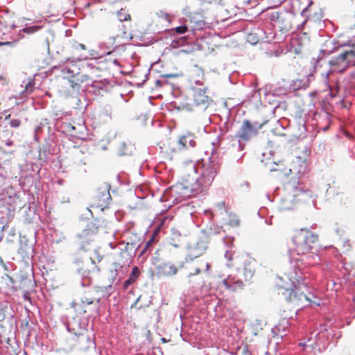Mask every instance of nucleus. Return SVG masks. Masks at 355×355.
<instances>
[{
  "instance_id": "obj_32",
  "label": "nucleus",
  "mask_w": 355,
  "mask_h": 355,
  "mask_svg": "<svg viewBox=\"0 0 355 355\" xmlns=\"http://www.w3.org/2000/svg\"><path fill=\"white\" fill-rule=\"evenodd\" d=\"M63 128L64 131L67 132V133L70 134L73 137H76L80 138L81 136L78 134V132L76 131V128L73 126L70 123H64L63 124Z\"/></svg>"
},
{
  "instance_id": "obj_61",
  "label": "nucleus",
  "mask_w": 355,
  "mask_h": 355,
  "mask_svg": "<svg viewBox=\"0 0 355 355\" xmlns=\"http://www.w3.org/2000/svg\"><path fill=\"white\" fill-rule=\"evenodd\" d=\"M241 259H242L241 258L236 257L235 261L236 262V264H238L241 261Z\"/></svg>"
},
{
  "instance_id": "obj_5",
  "label": "nucleus",
  "mask_w": 355,
  "mask_h": 355,
  "mask_svg": "<svg viewBox=\"0 0 355 355\" xmlns=\"http://www.w3.org/2000/svg\"><path fill=\"white\" fill-rule=\"evenodd\" d=\"M261 128L262 125L257 122L252 123L249 120L243 121L234 136L235 139L232 140L233 141L232 146H236L239 151H243L245 148L246 143L256 136Z\"/></svg>"
},
{
  "instance_id": "obj_41",
  "label": "nucleus",
  "mask_w": 355,
  "mask_h": 355,
  "mask_svg": "<svg viewBox=\"0 0 355 355\" xmlns=\"http://www.w3.org/2000/svg\"><path fill=\"white\" fill-rule=\"evenodd\" d=\"M172 33H176L177 34H184L188 31V27L187 25H182L180 26H178L174 29L171 30Z\"/></svg>"
},
{
  "instance_id": "obj_29",
  "label": "nucleus",
  "mask_w": 355,
  "mask_h": 355,
  "mask_svg": "<svg viewBox=\"0 0 355 355\" xmlns=\"http://www.w3.org/2000/svg\"><path fill=\"white\" fill-rule=\"evenodd\" d=\"M139 270L138 267L137 266L133 267L129 277L123 283V288L125 290L128 289V287L131 284H132L134 282H135L137 279L139 277Z\"/></svg>"
},
{
  "instance_id": "obj_24",
  "label": "nucleus",
  "mask_w": 355,
  "mask_h": 355,
  "mask_svg": "<svg viewBox=\"0 0 355 355\" xmlns=\"http://www.w3.org/2000/svg\"><path fill=\"white\" fill-rule=\"evenodd\" d=\"M254 261L245 257L243 260V275L245 281H249L254 275V268L252 266Z\"/></svg>"
},
{
  "instance_id": "obj_38",
  "label": "nucleus",
  "mask_w": 355,
  "mask_h": 355,
  "mask_svg": "<svg viewBox=\"0 0 355 355\" xmlns=\"http://www.w3.org/2000/svg\"><path fill=\"white\" fill-rule=\"evenodd\" d=\"M261 162L264 164L265 166L268 168L270 171H275L277 168L275 166L277 165L276 162L273 160L272 157H270L266 159V162H264L263 160H261Z\"/></svg>"
},
{
  "instance_id": "obj_44",
  "label": "nucleus",
  "mask_w": 355,
  "mask_h": 355,
  "mask_svg": "<svg viewBox=\"0 0 355 355\" xmlns=\"http://www.w3.org/2000/svg\"><path fill=\"white\" fill-rule=\"evenodd\" d=\"M21 120L19 119H12L9 122V124H10V126L12 127V128H18L21 125Z\"/></svg>"
},
{
  "instance_id": "obj_49",
  "label": "nucleus",
  "mask_w": 355,
  "mask_h": 355,
  "mask_svg": "<svg viewBox=\"0 0 355 355\" xmlns=\"http://www.w3.org/2000/svg\"><path fill=\"white\" fill-rule=\"evenodd\" d=\"M170 220H171V218H169L168 217H164L159 225V227H164L165 225H166L168 224V223Z\"/></svg>"
},
{
  "instance_id": "obj_12",
  "label": "nucleus",
  "mask_w": 355,
  "mask_h": 355,
  "mask_svg": "<svg viewBox=\"0 0 355 355\" xmlns=\"http://www.w3.org/2000/svg\"><path fill=\"white\" fill-rule=\"evenodd\" d=\"M97 233V227L93 224L88 225V227L83 230V232L78 235L79 239L80 249L84 251L87 250L86 246L94 241V236Z\"/></svg>"
},
{
  "instance_id": "obj_20",
  "label": "nucleus",
  "mask_w": 355,
  "mask_h": 355,
  "mask_svg": "<svg viewBox=\"0 0 355 355\" xmlns=\"http://www.w3.org/2000/svg\"><path fill=\"white\" fill-rule=\"evenodd\" d=\"M94 300L93 298H89L85 296L81 297L80 302H73L72 306L79 313H85L87 311V306L94 304Z\"/></svg>"
},
{
  "instance_id": "obj_57",
  "label": "nucleus",
  "mask_w": 355,
  "mask_h": 355,
  "mask_svg": "<svg viewBox=\"0 0 355 355\" xmlns=\"http://www.w3.org/2000/svg\"><path fill=\"white\" fill-rule=\"evenodd\" d=\"M13 144V141L12 140H7V141L6 142V146H10Z\"/></svg>"
},
{
  "instance_id": "obj_48",
  "label": "nucleus",
  "mask_w": 355,
  "mask_h": 355,
  "mask_svg": "<svg viewBox=\"0 0 355 355\" xmlns=\"http://www.w3.org/2000/svg\"><path fill=\"white\" fill-rule=\"evenodd\" d=\"M74 263L76 264L77 267H78V271L79 273L81 272V270H83L82 268V265H83V261L82 260L79 259H76L75 261H74Z\"/></svg>"
},
{
  "instance_id": "obj_53",
  "label": "nucleus",
  "mask_w": 355,
  "mask_h": 355,
  "mask_svg": "<svg viewBox=\"0 0 355 355\" xmlns=\"http://www.w3.org/2000/svg\"><path fill=\"white\" fill-rule=\"evenodd\" d=\"M24 299L25 300H27L28 302H30L31 303V297L29 296V293L28 292H26L24 294Z\"/></svg>"
},
{
  "instance_id": "obj_22",
  "label": "nucleus",
  "mask_w": 355,
  "mask_h": 355,
  "mask_svg": "<svg viewBox=\"0 0 355 355\" xmlns=\"http://www.w3.org/2000/svg\"><path fill=\"white\" fill-rule=\"evenodd\" d=\"M110 51H97L94 49H88L87 54H80L77 57V60H87V59H99L103 58L105 55H109Z\"/></svg>"
},
{
  "instance_id": "obj_36",
  "label": "nucleus",
  "mask_w": 355,
  "mask_h": 355,
  "mask_svg": "<svg viewBox=\"0 0 355 355\" xmlns=\"http://www.w3.org/2000/svg\"><path fill=\"white\" fill-rule=\"evenodd\" d=\"M296 40L298 41V44H306L311 42L310 37L307 33L301 32L297 35Z\"/></svg>"
},
{
  "instance_id": "obj_30",
  "label": "nucleus",
  "mask_w": 355,
  "mask_h": 355,
  "mask_svg": "<svg viewBox=\"0 0 355 355\" xmlns=\"http://www.w3.org/2000/svg\"><path fill=\"white\" fill-rule=\"evenodd\" d=\"M157 18L159 22H166L168 24H171L173 19V16L164 10H159L156 13Z\"/></svg>"
},
{
  "instance_id": "obj_19",
  "label": "nucleus",
  "mask_w": 355,
  "mask_h": 355,
  "mask_svg": "<svg viewBox=\"0 0 355 355\" xmlns=\"http://www.w3.org/2000/svg\"><path fill=\"white\" fill-rule=\"evenodd\" d=\"M315 336L325 337L327 340L336 336L334 327L331 322V320H328L326 323L320 324V331L316 334Z\"/></svg>"
},
{
  "instance_id": "obj_14",
  "label": "nucleus",
  "mask_w": 355,
  "mask_h": 355,
  "mask_svg": "<svg viewBox=\"0 0 355 355\" xmlns=\"http://www.w3.org/2000/svg\"><path fill=\"white\" fill-rule=\"evenodd\" d=\"M183 267V263H181L178 266H175L173 263L164 262L157 266V272L159 276L170 277L177 274L178 270Z\"/></svg>"
},
{
  "instance_id": "obj_59",
  "label": "nucleus",
  "mask_w": 355,
  "mask_h": 355,
  "mask_svg": "<svg viewBox=\"0 0 355 355\" xmlns=\"http://www.w3.org/2000/svg\"><path fill=\"white\" fill-rule=\"evenodd\" d=\"M150 243H151V241H149L147 242V243H146L144 249L143 250L142 252H144L146 250V249L150 245Z\"/></svg>"
},
{
  "instance_id": "obj_31",
  "label": "nucleus",
  "mask_w": 355,
  "mask_h": 355,
  "mask_svg": "<svg viewBox=\"0 0 355 355\" xmlns=\"http://www.w3.org/2000/svg\"><path fill=\"white\" fill-rule=\"evenodd\" d=\"M207 244L204 242L197 243V247L192 249L191 251V256L198 257L201 255L207 249Z\"/></svg>"
},
{
  "instance_id": "obj_55",
  "label": "nucleus",
  "mask_w": 355,
  "mask_h": 355,
  "mask_svg": "<svg viewBox=\"0 0 355 355\" xmlns=\"http://www.w3.org/2000/svg\"><path fill=\"white\" fill-rule=\"evenodd\" d=\"M163 77L164 78H173V77H176L177 75L176 74H164V75H162Z\"/></svg>"
},
{
  "instance_id": "obj_37",
  "label": "nucleus",
  "mask_w": 355,
  "mask_h": 355,
  "mask_svg": "<svg viewBox=\"0 0 355 355\" xmlns=\"http://www.w3.org/2000/svg\"><path fill=\"white\" fill-rule=\"evenodd\" d=\"M288 327V321L283 320L280 323L276 326V329L278 331H282L280 336L282 337L286 334L287 328Z\"/></svg>"
},
{
  "instance_id": "obj_16",
  "label": "nucleus",
  "mask_w": 355,
  "mask_h": 355,
  "mask_svg": "<svg viewBox=\"0 0 355 355\" xmlns=\"http://www.w3.org/2000/svg\"><path fill=\"white\" fill-rule=\"evenodd\" d=\"M221 284L231 292H237L243 288V282L234 275H230L222 280Z\"/></svg>"
},
{
  "instance_id": "obj_13",
  "label": "nucleus",
  "mask_w": 355,
  "mask_h": 355,
  "mask_svg": "<svg viewBox=\"0 0 355 355\" xmlns=\"http://www.w3.org/2000/svg\"><path fill=\"white\" fill-rule=\"evenodd\" d=\"M269 37L266 32L261 28H255L249 33L246 36V42L249 44H257L259 43H270Z\"/></svg>"
},
{
  "instance_id": "obj_7",
  "label": "nucleus",
  "mask_w": 355,
  "mask_h": 355,
  "mask_svg": "<svg viewBox=\"0 0 355 355\" xmlns=\"http://www.w3.org/2000/svg\"><path fill=\"white\" fill-rule=\"evenodd\" d=\"M269 18L274 26H277L280 31H288L292 28L293 15L287 10L272 12Z\"/></svg>"
},
{
  "instance_id": "obj_4",
  "label": "nucleus",
  "mask_w": 355,
  "mask_h": 355,
  "mask_svg": "<svg viewBox=\"0 0 355 355\" xmlns=\"http://www.w3.org/2000/svg\"><path fill=\"white\" fill-rule=\"evenodd\" d=\"M318 236L306 228H302L293 237L295 245L293 250L298 255L306 254L311 250H315Z\"/></svg>"
},
{
  "instance_id": "obj_46",
  "label": "nucleus",
  "mask_w": 355,
  "mask_h": 355,
  "mask_svg": "<svg viewBox=\"0 0 355 355\" xmlns=\"http://www.w3.org/2000/svg\"><path fill=\"white\" fill-rule=\"evenodd\" d=\"M271 8H275L280 6L282 3L286 0H269Z\"/></svg>"
},
{
  "instance_id": "obj_40",
  "label": "nucleus",
  "mask_w": 355,
  "mask_h": 355,
  "mask_svg": "<svg viewBox=\"0 0 355 355\" xmlns=\"http://www.w3.org/2000/svg\"><path fill=\"white\" fill-rule=\"evenodd\" d=\"M88 49L87 46H75L74 50L76 58L80 54H87Z\"/></svg>"
},
{
  "instance_id": "obj_51",
  "label": "nucleus",
  "mask_w": 355,
  "mask_h": 355,
  "mask_svg": "<svg viewBox=\"0 0 355 355\" xmlns=\"http://www.w3.org/2000/svg\"><path fill=\"white\" fill-rule=\"evenodd\" d=\"M299 345H300V346L303 347V349H304V350H306V351L308 349H312V345H311L310 346H309V345H306V343H300Z\"/></svg>"
},
{
  "instance_id": "obj_15",
  "label": "nucleus",
  "mask_w": 355,
  "mask_h": 355,
  "mask_svg": "<svg viewBox=\"0 0 355 355\" xmlns=\"http://www.w3.org/2000/svg\"><path fill=\"white\" fill-rule=\"evenodd\" d=\"M182 46H169L164 49V53H170L173 56L182 57L184 55H189L194 51L202 50L203 46H197L195 49L192 46H187V49H179Z\"/></svg>"
},
{
  "instance_id": "obj_63",
  "label": "nucleus",
  "mask_w": 355,
  "mask_h": 355,
  "mask_svg": "<svg viewBox=\"0 0 355 355\" xmlns=\"http://www.w3.org/2000/svg\"><path fill=\"white\" fill-rule=\"evenodd\" d=\"M171 245H173L175 248H178L180 246V245L178 243H171Z\"/></svg>"
},
{
  "instance_id": "obj_62",
  "label": "nucleus",
  "mask_w": 355,
  "mask_h": 355,
  "mask_svg": "<svg viewBox=\"0 0 355 355\" xmlns=\"http://www.w3.org/2000/svg\"><path fill=\"white\" fill-rule=\"evenodd\" d=\"M324 55L323 51H321L320 55L318 57V60L322 58V57Z\"/></svg>"
},
{
  "instance_id": "obj_2",
  "label": "nucleus",
  "mask_w": 355,
  "mask_h": 355,
  "mask_svg": "<svg viewBox=\"0 0 355 355\" xmlns=\"http://www.w3.org/2000/svg\"><path fill=\"white\" fill-rule=\"evenodd\" d=\"M60 69L63 78L67 80L69 86L76 92L79 91L81 84L89 79V73L98 70V68L92 63L80 64L74 60H69L60 66Z\"/></svg>"
},
{
  "instance_id": "obj_10",
  "label": "nucleus",
  "mask_w": 355,
  "mask_h": 355,
  "mask_svg": "<svg viewBox=\"0 0 355 355\" xmlns=\"http://www.w3.org/2000/svg\"><path fill=\"white\" fill-rule=\"evenodd\" d=\"M181 171L185 179V182L193 183L200 176H197L198 168L196 162L189 160L184 162L181 166Z\"/></svg>"
},
{
  "instance_id": "obj_27",
  "label": "nucleus",
  "mask_w": 355,
  "mask_h": 355,
  "mask_svg": "<svg viewBox=\"0 0 355 355\" xmlns=\"http://www.w3.org/2000/svg\"><path fill=\"white\" fill-rule=\"evenodd\" d=\"M110 189V186L107 184H104L98 188L96 197L100 201L107 202L111 199Z\"/></svg>"
},
{
  "instance_id": "obj_42",
  "label": "nucleus",
  "mask_w": 355,
  "mask_h": 355,
  "mask_svg": "<svg viewBox=\"0 0 355 355\" xmlns=\"http://www.w3.org/2000/svg\"><path fill=\"white\" fill-rule=\"evenodd\" d=\"M235 252L233 251L232 246L230 247V249L227 250L225 254V257L227 259L228 261H232L234 259Z\"/></svg>"
},
{
  "instance_id": "obj_52",
  "label": "nucleus",
  "mask_w": 355,
  "mask_h": 355,
  "mask_svg": "<svg viewBox=\"0 0 355 355\" xmlns=\"http://www.w3.org/2000/svg\"><path fill=\"white\" fill-rule=\"evenodd\" d=\"M4 228V225H3V223L2 221L0 220V241L2 240L3 239V234H2V232H3V230Z\"/></svg>"
},
{
  "instance_id": "obj_23",
  "label": "nucleus",
  "mask_w": 355,
  "mask_h": 355,
  "mask_svg": "<svg viewBox=\"0 0 355 355\" xmlns=\"http://www.w3.org/2000/svg\"><path fill=\"white\" fill-rule=\"evenodd\" d=\"M205 267V272H206L207 273H209V271H210V269H211V265L209 263H208L207 261L203 260V259H201L200 261H197V265L195 267V269H194V272H190L189 275H188V279H189V282L191 283V278L196 275H198L200 273L201 270H202V268Z\"/></svg>"
},
{
  "instance_id": "obj_21",
  "label": "nucleus",
  "mask_w": 355,
  "mask_h": 355,
  "mask_svg": "<svg viewBox=\"0 0 355 355\" xmlns=\"http://www.w3.org/2000/svg\"><path fill=\"white\" fill-rule=\"evenodd\" d=\"M317 252L318 248H315V250H311L306 254H302L304 257L302 259V261L307 266H315L318 264L320 261V257Z\"/></svg>"
},
{
  "instance_id": "obj_43",
  "label": "nucleus",
  "mask_w": 355,
  "mask_h": 355,
  "mask_svg": "<svg viewBox=\"0 0 355 355\" xmlns=\"http://www.w3.org/2000/svg\"><path fill=\"white\" fill-rule=\"evenodd\" d=\"M113 266H114V271L112 270L111 272L112 274V278L113 280H114L118 275V270L119 269H121L122 266L119 263H114Z\"/></svg>"
},
{
  "instance_id": "obj_50",
  "label": "nucleus",
  "mask_w": 355,
  "mask_h": 355,
  "mask_svg": "<svg viewBox=\"0 0 355 355\" xmlns=\"http://www.w3.org/2000/svg\"><path fill=\"white\" fill-rule=\"evenodd\" d=\"M39 28L36 26L26 27L24 28V31L26 33H33L35 31L38 30Z\"/></svg>"
},
{
  "instance_id": "obj_56",
  "label": "nucleus",
  "mask_w": 355,
  "mask_h": 355,
  "mask_svg": "<svg viewBox=\"0 0 355 355\" xmlns=\"http://www.w3.org/2000/svg\"><path fill=\"white\" fill-rule=\"evenodd\" d=\"M0 80H3L2 85H4L6 83V78L3 75H0Z\"/></svg>"
},
{
  "instance_id": "obj_39",
  "label": "nucleus",
  "mask_w": 355,
  "mask_h": 355,
  "mask_svg": "<svg viewBox=\"0 0 355 355\" xmlns=\"http://www.w3.org/2000/svg\"><path fill=\"white\" fill-rule=\"evenodd\" d=\"M309 85V80L308 78H306L305 80H297L295 83V87L296 89H305Z\"/></svg>"
},
{
  "instance_id": "obj_45",
  "label": "nucleus",
  "mask_w": 355,
  "mask_h": 355,
  "mask_svg": "<svg viewBox=\"0 0 355 355\" xmlns=\"http://www.w3.org/2000/svg\"><path fill=\"white\" fill-rule=\"evenodd\" d=\"M63 46H48V52L49 53H53L54 51H56L57 53L59 52L60 50H62Z\"/></svg>"
},
{
  "instance_id": "obj_54",
  "label": "nucleus",
  "mask_w": 355,
  "mask_h": 355,
  "mask_svg": "<svg viewBox=\"0 0 355 355\" xmlns=\"http://www.w3.org/2000/svg\"><path fill=\"white\" fill-rule=\"evenodd\" d=\"M40 129H41V127H40V126H37V127L35 129V139H37V134L39 133V132H40Z\"/></svg>"
},
{
  "instance_id": "obj_26",
  "label": "nucleus",
  "mask_w": 355,
  "mask_h": 355,
  "mask_svg": "<svg viewBox=\"0 0 355 355\" xmlns=\"http://www.w3.org/2000/svg\"><path fill=\"white\" fill-rule=\"evenodd\" d=\"M289 279L292 282V285L297 284L299 286L306 285L305 282H302L304 277L303 273L300 268H294L293 272L291 273Z\"/></svg>"
},
{
  "instance_id": "obj_28",
  "label": "nucleus",
  "mask_w": 355,
  "mask_h": 355,
  "mask_svg": "<svg viewBox=\"0 0 355 355\" xmlns=\"http://www.w3.org/2000/svg\"><path fill=\"white\" fill-rule=\"evenodd\" d=\"M179 144L182 148L196 146V141L191 135H184L179 139Z\"/></svg>"
},
{
  "instance_id": "obj_18",
  "label": "nucleus",
  "mask_w": 355,
  "mask_h": 355,
  "mask_svg": "<svg viewBox=\"0 0 355 355\" xmlns=\"http://www.w3.org/2000/svg\"><path fill=\"white\" fill-rule=\"evenodd\" d=\"M292 46H265L262 48L266 57H278L282 54H285L291 50Z\"/></svg>"
},
{
  "instance_id": "obj_25",
  "label": "nucleus",
  "mask_w": 355,
  "mask_h": 355,
  "mask_svg": "<svg viewBox=\"0 0 355 355\" xmlns=\"http://www.w3.org/2000/svg\"><path fill=\"white\" fill-rule=\"evenodd\" d=\"M36 78H29L27 80H24L21 87L24 86V89L20 92V97L24 98L30 95L35 89V81Z\"/></svg>"
},
{
  "instance_id": "obj_47",
  "label": "nucleus",
  "mask_w": 355,
  "mask_h": 355,
  "mask_svg": "<svg viewBox=\"0 0 355 355\" xmlns=\"http://www.w3.org/2000/svg\"><path fill=\"white\" fill-rule=\"evenodd\" d=\"M76 164H77L78 166L80 167V169L82 171H83L84 172H86V168H85V166L86 165L87 162L85 160H84V159L78 160L77 162H76Z\"/></svg>"
},
{
  "instance_id": "obj_9",
  "label": "nucleus",
  "mask_w": 355,
  "mask_h": 355,
  "mask_svg": "<svg viewBox=\"0 0 355 355\" xmlns=\"http://www.w3.org/2000/svg\"><path fill=\"white\" fill-rule=\"evenodd\" d=\"M193 105L200 110H205L212 103V100L206 94V89H193Z\"/></svg>"
},
{
  "instance_id": "obj_3",
  "label": "nucleus",
  "mask_w": 355,
  "mask_h": 355,
  "mask_svg": "<svg viewBox=\"0 0 355 355\" xmlns=\"http://www.w3.org/2000/svg\"><path fill=\"white\" fill-rule=\"evenodd\" d=\"M67 329L71 334V337L67 340L71 349L74 348L85 352L91 348H95L94 336L85 327H82L78 323L77 328L68 325Z\"/></svg>"
},
{
  "instance_id": "obj_33",
  "label": "nucleus",
  "mask_w": 355,
  "mask_h": 355,
  "mask_svg": "<svg viewBox=\"0 0 355 355\" xmlns=\"http://www.w3.org/2000/svg\"><path fill=\"white\" fill-rule=\"evenodd\" d=\"M116 17L120 21H126L131 20L130 13L125 8H121L116 12Z\"/></svg>"
},
{
  "instance_id": "obj_11",
  "label": "nucleus",
  "mask_w": 355,
  "mask_h": 355,
  "mask_svg": "<svg viewBox=\"0 0 355 355\" xmlns=\"http://www.w3.org/2000/svg\"><path fill=\"white\" fill-rule=\"evenodd\" d=\"M309 191L304 190L302 187H295L293 191V194H288L286 196L281 199L279 209L282 211L292 210L295 208V196H299L300 194L304 195Z\"/></svg>"
},
{
  "instance_id": "obj_60",
  "label": "nucleus",
  "mask_w": 355,
  "mask_h": 355,
  "mask_svg": "<svg viewBox=\"0 0 355 355\" xmlns=\"http://www.w3.org/2000/svg\"><path fill=\"white\" fill-rule=\"evenodd\" d=\"M156 85L161 87L162 85V81L159 80H156Z\"/></svg>"
},
{
  "instance_id": "obj_1",
  "label": "nucleus",
  "mask_w": 355,
  "mask_h": 355,
  "mask_svg": "<svg viewBox=\"0 0 355 355\" xmlns=\"http://www.w3.org/2000/svg\"><path fill=\"white\" fill-rule=\"evenodd\" d=\"M209 164L204 166L200 177L193 183H178L171 187L166 192L173 203H180L188 198L205 193L211 185L218 173L221 159L214 152L209 157Z\"/></svg>"
},
{
  "instance_id": "obj_64",
  "label": "nucleus",
  "mask_w": 355,
  "mask_h": 355,
  "mask_svg": "<svg viewBox=\"0 0 355 355\" xmlns=\"http://www.w3.org/2000/svg\"><path fill=\"white\" fill-rule=\"evenodd\" d=\"M233 223L236 225H238L239 222V220H236V221H234Z\"/></svg>"
},
{
  "instance_id": "obj_8",
  "label": "nucleus",
  "mask_w": 355,
  "mask_h": 355,
  "mask_svg": "<svg viewBox=\"0 0 355 355\" xmlns=\"http://www.w3.org/2000/svg\"><path fill=\"white\" fill-rule=\"evenodd\" d=\"M293 288L291 289L288 295V300L298 306L304 307L307 305L319 306V301L312 300L309 296L300 291V286L293 285Z\"/></svg>"
},
{
  "instance_id": "obj_17",
  "label": "nucleus",
  "mask_w": 355,
  "mask_h": 355,
  "mask_svg": "<svg viewBox=\"0 0 355 355\" xmlns=\"http://www.w3.org/2000/svg\"><path fill=\"white\" fill-rule=\"evenodd\" d=\"M189 78L191 83L202 85L205 80L203 69L197 64L193 65L189 71Z\"/></svg>"
},
{
  "instance_id": "obj_6",
  "label": "nucleus",
  "mask_w": 355,
  "mask_h": 355,
  "mask_svg": "<svg viewBox=\"0 0 355 355\" xmlns=\"http://www.w3.org/2000/svg\"><path fill=\"white\" fill-rule=\"evenodd\" d=\"M352 46V50L343 51L338 56L333 57L329 61L334 71L343 72L349 65H355V46Z\"/></svg>"
},
{
  "instance_id": "obj_58",
  "label": "nucleus",
  "mask_w": 355,
  "mask_h": 355,
  "mask_svg": "<svg viewBox=\"0 0 355 355\" xmlns=\"http://www.w3.org/2000/svg\"><path fill=\"white\" fill-rule=\"evenodd\" d=\"M11 44L10 42H0V45H8Z\"/></svg>"
},
{
  "instance_id": "obj_35",
  "label": "nucleus",
  "mask_w": 355,
  "mask_h": 355,
  "mask_svg": "<svg viewBox=\"0 0 355 355\" xmlns=\"http://www.w3.org/2000/svg\"><path fill=\"white\" fill-rule=\"evenodd\" d=\"M294 169L297 170L299 175H304L309 171L308 163L305 160L302 161L301 164H299L298 166H295Z\"/></svg>"
},
{
  "instance_id": "obj_34",
  "label": "nucleus",
  "mask_w": 355,
  "mask_h": 355,
  "mask_svg": "<svg viewBox=\"0 0 355 355\" xmlns=\"http://www.w3.org/2000/svg\"><path fill=\"white\" fill-rule=\"evenodd\" d=\"M227 214V207L224 201H221L216 205L215 214L223 216Z\"/></svg>"
}]
</instances>
